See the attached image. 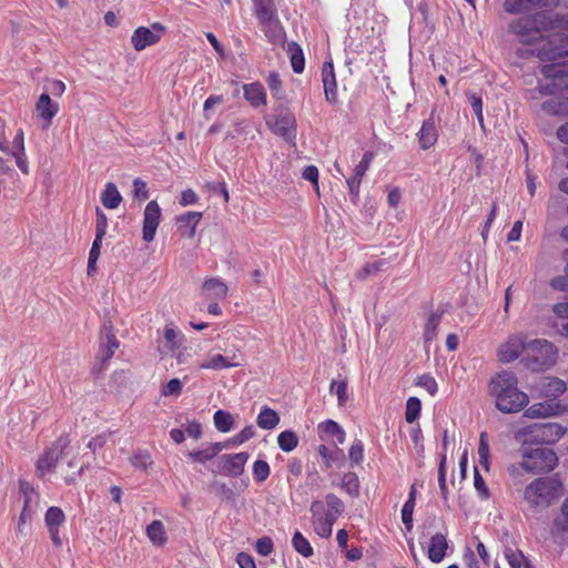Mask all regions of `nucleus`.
I'll use <instances>...</instances> for the list:
<instances>
[{
    "instance_id": "54",
    "label": "nucleus",
    "mask_w": 568,
    "mask_h": 568,
    "mask_svg": "<svg viewBox=\"0 0 568 568\" xmlns=\"http://www.w3.org/2000/svg\"><path fill=\"white\" fill-rule=\"evenodd\" d=\"M182 392V383L179 378L170 379L163 387L162 394L164 396H179Z\"/></svg>"
},
{
    "instance_id": "51",
    "label": "nucleus",
    "mask_w": 568,
    "mask_h": 568,
    "mask_svg": "<svg viewBox=\"0 0 568 568\" xmlns=\"http://www.w3.org/2000/svg\"><path fill=\"white\" fill-rule=\"evenodd\" d=\"M315 532L322 538H328L332 535L333 526L327 524L324 519L318 517L312 520Z\"/></svg>"
},
{
    "instance_id": "31",
    "label": "nucleus",
    "mask_w": 568,
    "mask_h": 568,
    "mask_svg": "<svg viewBox=\"0 0 568 568\" xmlns=\"http://www.w3.org/2000/svg\"><path fill=\"white\" fill-rule=\"evenodd\" d=\"M527 473L530 471L525 460L508 466V474L515 486H521L526 481Z\"/></svg>"
},
{
    "instance_id": "53",
    "label": "nucleus",
    "mask_w": 568,
    "mask_h": 568,
    "mask_svg": "<svg viewBox=\"0 0 568 568\" xmlns=\"http://www.w3.org/2000/svg\"><path fill=\"white\" fill-rule=\"evenodd\" d=\"M372 160H373V153L369 151L365 152L363 154L362 160L354 169V175H356L358 178H363L365 175V173L367 172Z\"/></svg>"
},
{
    "instance_id": "13",
    "label": "nucleus",
    "mask_w": 568,
    "mask_h": 568,
    "mask_svg": "<svg viewBox=\"0 0 568 568\" xmlns=\"http://www.w3.org/2000/svg\"><path fill=\"white\" fill-rule=\"evenodd\" d=\"M417 136L419 146L423 150H428L436 143L438 139V132L434 122V110L432 111L429 118L423 122Z\"/></svg>"
},
{
    "instance_id": "27",
    "label": "nucleus",
    "mask_w": 568,
    "mask_h": 568,
    "mask_svg": "<svg viewBox=\"0 0 568 568\" xmlns=\"http://www.w3.org/2000/svg\"><path fill=\"white\" fill-rule=\"evenodd\" d=\"M220 452H222V446L214 443L210 444L204 449L190 452L187 456L195 463L204 464L205 462L213 459Z\"/></svg>"
},
{
    "instance_id": "59",
    "label": "nucleus",
    "mask_w": 568,
    "mask_h": 568,
    "mask_svg": "<svg viewBox=\"0 0 568 568\" xmlns=\"http://www.w3.org/2000/svg\"><path fill=\"white\" fill-rule=\"evenodd\" d=\"M362 179L363 178H358L356 175H353V176H351V178H348L346 180V183H347V186H348V190H349V194H351L352 201L354 203L357 202L358 196H359V186H361V183H362Z\"/></svg>"
},
{
    "instance_id": "16",
    "label": "nucleus",
    "mask_w": 568,
    "mask_h": 568,
    "mask_svg": "<svg viewBox=\"0 0 568 568\" xmlns=\"http://www.w3.org/2000/svg\"><path fill=\"white\" fill-rule=\"evenodd\" d=\"M254 11L258 22L263 26L277 20V9L273 0H254Z\"/></svg>"
},
{
    "instance_id": "42",
    "label": "nucleus",
    "mask_w": 568,
    "mask_h": 568,
    "mask_svg": "<svg viewBox=\"0 0 568 568\" xmlns=\"http://www.w3.org/2000/svg\"><path fill=\"white\" fill-rule=\"evenodd\" d=\"M236 366L221 354L214 355L209 362L201 364V368L222 369Z\"/></svg>"
},
{
    "instance_id": "4",
    "label": "nucleus",
    "mask_w": 568,
    "mask_h": 568,
    "mask_svg": "<svg viewBox=\"0 0 568 568\" xmlns=\"http://www.w3.org/2000/svg\"><path fill=\"white\" fill-rule=\"evenodd\" d=\"M521 456L532 474H547L555 469L558 457L555 450L548 446L525 445L523 443Z\"/></svg>"
},
{
    "instance_id": "33",
    "label": "nucleus",
    "mask_w": 568,
    "mask_h": 568,
    "mask_svg": "<svg viewBox=\"0 0 568 568\" xmlns=\"http://www.w3.org/2000/svg\"><path fill=\"white\" fill-rule=\"evenodd\" d=\"M341 487L353 498H356L359 496V480L358 476L353 473H346L344 474L342 478Z\"/></svg>"
},
{
    "instance_id": "26",
    "label": "nucleus",
    "mask_w": 568,
    "mask_h": 568,
    "mask_svg": "<svg viewBox=\"0 0 568 568\" xmlns=\"http://www.w3.org/2000/svg\"><path fill=\"white\" fill-rule=\"evenodd\" d=\"M203 290L215 300H223L227 295V286L220 278H210L203 283Z\"/></svg>"
},
{
    "instance_id": "60",
    "label": "nucleus",
    "mask_w": 568,
    "mask_h": 568,
    "mask_svg": "<svg viewBox=\"0 0 568 568\" xmlns=\"http://www.w3.org/2000/svg\"><path fill=\"white\" fill-rule=\"evenodd\" d=\"M266 83L273 93V95H278L282 91V81L280 79L278 73L271 72L266 78Z\"/></svg>"
},
{
    "instance_id": "64",
    "label": "nucleus",
    "mask_w": 568,
    "mask_h": 568,
    "mask_svg": "<svg viewBox=\"0 0 568 568\" xmlns=\"http://www.w3.org/2000/svg\"><path fill=\"white\" fill-rule=\"evenodd\" d=\"M236 562L240 566V568H256L253 557L247 552L242 551L237 554Z\"/></svg>"
},
{
    "instance_id": "39",
    "label": "nucleus",
    "mask_w": 568,
    "mask_h": 568,
    "mask_svg": "<svg viewBox=\"0 0 568 568\" xmlns=\"http://www.w3.org/2000/svg\"><path fill=\"white\" fill-rule=\"evenodd\" d=\"M329 390L331 393H335L337 395L339 406L345 405V403L348 400L346 379H333L329 386Z\"/></svg>"
},
{
    "instance_id": "38",
    "label": "nucleus",
    "mask_w": 568,
    "mask_h": 568,
    "mask_svg": "<svg viewBox=\"0 0 568 568\" xmlns=\"http://www.w3.org/2000/svg\"><path fill=\"white\" fill-rule=\"evenodd\" d=\"M422 403L417 397H409L406 402L405 419L414 423L420 415Z\"/></svg>"
},
{
    "instance_id": "19",
    "label": "nucleus",
    "mask_w": 568,
    "mask_h": 568,
    "mask_svg": "<svg viewBox=\"0 0 568 568\" xmlns=\"http://www.w3.org/2000/svg\"><path fill=\"white\" fill-rule=\"evenodd\" d=\"M525 347L526 344L520 338L510 339L499 349V361L503 363H510L517 359Z\"/></svg>"
},
{
    "instance_id": "24",
    "label": "nucleus",
    "mask_w": 568,
    "mask_h": 568,
    "mask_svg": "<svg viewBox=\"0 0 568 568\" xmlns=\"http://www.w3.org/2000/svg\"><path fill=\"white\" fill-rule=\"evenodd\" d=\"M146 536L154 546H163L166 540V532L161 520H153L146 527Z\"/></svg>"
},
{
    "instance_id": "28",
    "label": "nucleus",
    "mask_w": 568,
    "mask_h": 568,
    "mask_svg": "<svg viewBox=\"0 0 568 568\" xmlns=\"http://www.w3.org/2000/svg\"><path fill=\"white\" fill-rule=\"evenodd\" d=\"M318 430L328 437H336L338 444H343L345 442V432L333 419H327L318 425Z\"/></svg>"
},
{
    "instance_id": "11",
    "label": "nucleus",
    "mask_w": 568,
    "mask_h": 568,
    "mask_svg": "<svg viewBox=\"0 0 568 568\" xmlns=\"http://www.w3.org/2000/svg\"><path fill=\"white\" fill-rule=\"evenodd\" d=\"M223 460L221 473L225 476L237 477L243 474L248 454L245 452L236 454H225L220 457Z\"/></svg>"
},
{
    "instance_id": "36",
    "label": "nucleus",
    "mask_w": 568,
    "mask_h": 568,
    "mask_svg": "<svg viewBox=\"0 0 568 568\" xmlns=\"http://www.w3.org/2000/svg\"><path fill=\"white\" fill-rule=\"evenodd\" d=\"M64 520L65 516L59 507L52 506L45 513L44 521L48 528H59Z\"/></svg>"
},
{
    "instance_id": "58",
    "label": "nucleus",
    "mask_w": 568,
    "mask_h": 568,
    "mask_svg": "<svg viewBox=\"0 0 568 568\" xmlns=\"http://www.w3.org/2000/svg\"><path fill=\"white\" fill-rule=\"evenodd\" d=\"M415 505L405 503L402 508V521L405 525L406 530L410 531L413 529V513Z\"/></svg>"
},
{
    "instance_id": "18",
    "label": "nucleus",
    "mask_w": 568,
    "mask_h": 568,
    "mask_svg": "<svg viewBox=\"0 0 568 568\" xmlns=\"http://www.w3.org/2000/svg\"><path fill=\"white\" fill-rule=\"evenodd\" d=\"M317 452L324 460L326 468H341L345 463V454L337 446L333 449H328L325 445H320Z\"/></svg>"
},
{
    "instance_id": "25",
    "label": "nucleus",
    "mask_w": 568,
    "mask_h": 568,
    "mask_svg": "<svg viewBox=\"0 0 568 568\" xmlns=\"http://www.w3.org/2000/svg\"><path fill=\"white\" fill-rule=\"evenodd\" d=\"M122 201V196L118 191L114 183L109 182L105 185V190L101 194V202L103 206L106 209L113 210L116 209Z\"/></svg>"
},
{
    "instance_id": "45",
    "label": "nucleus",
    "mask_w": 568,
    "mask_h": 568,
    "mask_svg": "<svg viewBox=\"0 0 568 568\" xmlns=\"http://www.w3.org/2000/svg\"><path fill=\"white\" fill-rule=\"evenodd\" d=\"M504 9L511 14L519 13L530 9L529 0H505Z\"/></svg>"
},
{
    "instance_id": "7",
    "label": "nucleus",
    "mask_w": 568,
    "mask_h": 568,
    "mask_svg": "<svg viewBox=\"0 0 568 568\" xmlns=\"http://www.w3.org/2000/svg\"><path fill=\"white\" fill-rule=\"evenodd\" d=\"M70 440L67 437L61 436L57 439L54 445L45 452V454L39 458L37 464V471L40 476L51 471L59 459L64 458L65 449L69 446Z\"/></svg>"
},
{
    "instance_id": "22",
    "label": "nucleus",
    "mask_w": 568,
    "mask_h": 568,
    "mask_svg": "<svg viewBox=\"0 0 568 568\" xmlns=\"http://www.w3.org/2000/svg\"><path fill=\"white\" fill-rule=\"evenodd\" d=\"M278 423H280L278 414L274 409H272L267 406H264L261 409V412L256 418L257 426L260 428L266 429V430L275 428Z\"/></svg>"
},
{
    "instance_id": "35",
    "label": "nucleus",
    "mask_w": 568,
    "mask_h": 568,
    "mask_svg": "<svg viewBox=\"0 0 568 568\" xmlns=\"http://www.w3.org/2000/svg\"><path fill=\"white\" fill-rule=\"evenodd\" d=\"M292 545L293 548L303 557L308 558L313 555V548L311 544L298 530H296L295 534L293 535Z\"/></svg>"
},
{
    "instance_id": "52",
    "label": "nucleus",
    "mask_w": 568,
    "mask_h": 568,
    "mask_svg": "<svg viewBox=\"0 0 568 568\" xmlns=\"http://www.w3.org/2000/svg\"><path fill=\"white\" fill-rule=\"evenodd\" d=\"M95 214H97L95 234L98 235V237L104 236L106 234V229H108L106 215L103 213V211L99 206L95 207Z\"/></svg>"
},
{
    "instance_id": "44",
    "label": "nucleus",
    "mask_w": 568,
    "mask_h": 568,
    "mask_svg": "<svg viewBox=\"0 0 568 568\" xmlns=\"http://www.w3.org/2000/svg\"><path fill=\"white\" fill-rule=\"evenodd\" d=\"M270 465L262 459L254 462L253 464V476L257 483H262L270 476Z\"/></svg>"
},
{
    "instance_id": "37",
    "label": "nucleus",
    "mask_w": 568,
    "mask_h": 568,
    "mask_svg": "<svg viewBox=\"0 0 568 568\" xmlns=\"http://www.w3.org/2000/svg\"><path fill=\"white\" fill-rule=\"evenodd\" d=\"M566 388L565 382L557 377L549 378L547 384L544 386L546 396L554 398L564 394Z\"/></svg>"
},
{
    "instance_id": "50",
    "label": "nucleus",
    "mask_w": 568,
    "mask_h": 568,
    "mask_svg": "<svg viewBox=\"0 0 568 568\" xmlns=\"http://www.w3.org/2000/svg\"><path fill=\"white\" fill-rule=\"evenodd\" d=\"M474 486L483 499L489 498V489L477 467L474 469Z\"/></svg>"
},
{
    "instance_id": "56",
    "label": "nucleus",
    "mask_w": 568,
    "mask_h": 568,
    "mask_svg": "<svg viewBox=\"0 0 568 568\" xmlns=\"http://www.w3.org/2000/svg\"><path fill=\"white\" fill-rule=\"evenodd\" d=\"M468 100H469V103L471 105V109H473L474 113L477 116L478 122L483 125L484 118H483V100H481V97H479V95H477L475 93H471L470 95H468Z\"/></svg>"
},
{
    "instance_id": "63",
    "label": "nucleus",
    "mask_w": 568,
    "mask_h": 568,
    "mask_svg": "<svg viewBox=\"0 0 568 568\" xmlns=\"http://www.w3.org/2000/svg\"><path fill=\"white\" fill-rule=\"evenodd\" d=\"M133 193L134 197L138 200H146L149 197V192L146 190V184L141 179H135L133 181Z\"/></svg>"
},
{
    "instance_id": "41",
    "label": "nucleus",
    "mask_w": 568,
    "mask_h": 568,
    "mask_svg": "<svg viewBox=\"0 0 568 568\" xmlns=\"http://www.w3.org/2000/svg\"><path fill=\"white\" fill-rule=\"evenodd\" d=\"M385 260H378L373 263L365 264L361 271L357 273V278L359 280H366L369 275L376 274L381 271H383L386 266Z\"/></svg>"
},
{
    "instance_id": "57",
    "label": "nucleus",
    "mask_w": 568,
    "mask_h": 568,
    "mask_svg": "<svg viewBox=\"0 0 568 568\" xmlns=\"http://www.w3.org/2000/svg\"><path fill=\"white\" fill-rule=\"evenodd\" d=\"M273 540L270 537H262L257 539L255 546L257 554L264 557L271 555V552L273 551Z\"/></svg>"
},
{
    "instance_id": "9",
    "label": "nucleus",
    "mask_w": 568,
    "mask_h": 568,
    "mask_svg": "<svg viewBox=\"0 0 568 568\" xmlns=\"http://www.w3.org/2000/svg\"><path fill=\"white\" fill-rule=\"evenodd\" d=\"M161 220V209L156 201H150L144 210L142 237L150 243L154 240Z\"/></svg>"
},
{
    "instance_id": "61",
    "label": "nucleus",
    "mask_w": 568,
    "mask_h": 568,
    "mask_svg": "<svg viewBox=\"0 0 568 568\" xmlns=\"http://www.w3.org/2000/svg\"><path fill=\"white\" fill-rule=\"evenodd\" d=\"M178 333L172 327H165L164 329V339H165V347L168 351L173 352L178 347Z\"/></svg>"
},
{
    "instance_id": "1",
    "label": "nucleus",
    "mask_w": 568,
    "mask_h": 568,
    "mask_svg": "<svg viewBox=\"0 0 568 568\" xmlns=\"http://www.w3.org/2000/svg\"><path fill=\"white\" fill-rule=\"evenodd\" d=\"M541 61H551L541 67V73L550 83L539 84L541 95H552L568 91V36L551 33L536 47Z\"/></svg>"
},
{
    "instance_id": "20",
    "label": "nucleus",
    "mask_w": 568,
    "mask_h": 568,
    "mask_svg": "<svg viewBox=\"0 0 568 568\" xmlns=\"http://www.w3.org/2000/svg\"><path fill=\"white\" fill-rule=\"evenodd\" d=\"M244 98L250 102L253 108H258L266 103V93L260 82L245 84L243 87Z\"/></svg>"
},
{
    "instance_id": "15",
    "label": "nucleus",
    "mask_w": 568,
    "mask_h": 568,
    "mask_svg": "<svg viewBox=\"0 0 568 568\" xmlns=\"http://www.w3.org/2000/svg\"><path fill=\"white\" fill-rule=\"evenodd\" d=\"M448 548L449 545L446 536L442 532H436L429 539L427 556L432 562L438 564L445 558Z\"/></svg>"
},
{
    "instance_id": "21",
    "label": "nucleus",
    "mask_w": 568,
    "mask_h": 568,
    "mask_svg": "<svg viewBox=\"0 0 568 568\" xmlns=\"http://www.w3.org/2000/svg\"><path fill=\"white\" fill-rule=\"evenodd\" d=\"M286 50L290 55V61L293 71L295 73H302L305 68V59L301 45L295 41H291L287 43Z\"/></svg>"
},
{
    "instance_id": "55",
    "label": "nucleus",
    "mask_w": 568,
    "mask_h": 568,
    "mask_svg": "<svg viewBox=\"0 0 568 568\" xmlns=\"http://www.w3.org/2000/svg\"><path fill=\"white\" fill-rule=\"evenodd\" d=\"M416 384L425 388L432 396L437 393V383L435 378L429 375L419 376Z\"/></svg>"
},
{
    "instance_id": "12",
    "label": "nucleus",
    "mask_w": 568,
    "mask_h": 568,
    "mask_svg": "<svg viewBox=\"0 0 568 568\" xmlns=\"http://www.w3.org/2000/svg\"><path fill=\"white\" fill-rule=\"evenodd\" d=\"M322 81L324 87L325 100L329 104L337 102V82L332 61H325L322 67Z\"/></svg>"
},
{
    "instance_id": "34",
    "label": "nucleus",
    "mask_w": 568,
    "mask_h": 568,
    "mask_svg": "<svg viewBox=\"0 0 568 568\" xmlns=\"http://www.w3.org/2000/svg\"><path fill=\"white\" fill-rule=\"evenodd\" d=\"M277 444L283 452L290 453L297 447L298 437L293 430H284L277 436Z\"/></svg>"
},
{
    "instance_id": "10",
    "label": "nucleus",
    "mask_w": 568,
    "mask_h": 568,
    "mask_svg": "<svg viewBox=\"0 0 568 568\" xmlns=\"http://www.w3.org/2000/svg\"><path fill=\"white\" fill-rule=\"evenodd\" d=\"M274 134L282 136L286 142L294 143L296 138V120L295 115L286 111L276 116L271 125Z\"/></svg>"
},
{
    "instance_id": "29",
    "label": "nucleus",
    "mask_w": 568,
    "mask_h": 568,
    "mask_svg": "<svg viewBox=\"0 0 568 568\" xmlns=\"http://www.w3.org/2000/svg\"><path fill=\"white\" fill-rule=\"evenodd\" d=\"M254 435H255L254 427L252 425H248V426L244 427L239 434H236L232 438H230L225 442H220L217 444L220 446H222V450H223V449H226V448H230L233 446L241 445V444L250 440L252 437H254Z\"/></svg>"
},
{
    "instance_id": "47",
    "label": "nucleus",
    "mask_w": 568,
    "mask_h": 568,
    "mask_svg": "<svg viewBox=\"0 0 568 568\" xmlns=\"http://www.w3.org/2000/svg\"><path fill=\"white\" fill-rule=\"evenodd\" d=\"M325 500H326L328 511L334 513V514H339V515H342L344 513V509H345L344 503L335 494H332V493L327 494L325 496Z\"/></svg>"
},
{
    "instance_id": "14",
    "label": "nucleus",
    "mask_w": 568,
    "mask_h": 568,
    "mask_svg": "<svg viewBox=\"0 0 568 568\" xmlns=\"http://www.w3.org/2000/svg\"><path fill=\"white\" fill-rule=\"evenodd\" d=\"M202 219L201 212H186L176 216L178 230L182 236L193 239Z\"/></svg>"
},
{
    "instance_id": "3",
    "label": "nucleus",
    "mask_w": 568,
    "mask_h": 568,
    "mask_svg": "<svg viewBox=\"0 0 568 568\" xmlns=\"http://www.w3.org/2000/svg\"><path fill=\"white\" fill-rule=\"evenodd\" d=\"M562 493L557 476L539 477L526 486L524 499L535 510L548 508Z\"/></svg>"
},
{
    "instance_id": "46",
    "label": "nucleus",
    "mask_w": 568,
    "mask_h": 568,
    "mask_svg": "<svg viewBox=\"0 0 568 568\" xmlns=\"http://www.w3.org/2000/svg\"><path fill=\"white\" fill-rule=\"evenodd\" d=\"M438 485L444 500H447L448 488L446 484V455L442 456L438 467Z\"/></svg>"
},
{
    "instance_id": "32",
    "label": "nucleus",
    "mask_w": 568,
    "mask_h": 568,
    "mask_svg": "<svg viewBox=\"0 0 568 568\" xmlns=\"http://www.w3.org/2000/svg\"><path fill=\"white\" fill-rule=\"evenodd\" d=\"M442 315H443V311L442 312H433L429 315V317L425 324V327H424L425 344L430 343L433 341V338L437 335V328L440 323Z\"/></svg>"
},
{
    "instance_id": "23",
    "label": "nucleus",
    "mask_w": 568,
    "mask_h": 568,
    "mask_svg": "<svg viewBox=\"0 0 568 568\" xmlns=\"http://www.w3.org/2000/svg\"><path fill=\"white\" fill-rule=\"evenodd\" d=\"M551 532L554 536L568 534V496L560 506V515L554 519Z\"/></svg>"
},
{
    "instance_id": "40",
    "label": "nucleus",
    "mask_w": 568,
    "mask_h": 568,
    "mask_svg": "<svg viewBox=\"0 0 568 568\" xmlns=\"http://www.w3.org/2000/svg\"><path fill=\"white\" fill-rule=\"evenodd\" d=\"M524 415L529 418L547 417L551 415V406L546 403H536L528 407Z\"/></svg>"
},
{
    "instance_id": "43",
    "label": "nucleus",
    "mask_w": 568,
    "mask_h": 568,
    "mask_svg": "<svg viewBox=\"0 0 568 568\" xmlns=\"http://www.w3.org/2000/svg\"><path fill=\"white\" fill-rule=\"evenodd\" d=\"M131 464L139 469L146 470L152 464L151 455L148 450H139L131 457Z\"/></svg>"
},
{
    "instance_id": "48",
    "label": "nucleus",
    "mask_w": 568,
    "mask_h": 568,
    "mask_svg": "<svg viewBox=\"0 0 568 568\" xmlns=\"http://www.w3.org/2000/svg\"><path fill=\"white\" fill-rule=\"evenodd\" d=\"M505 557L511 568H521L523 562L527 559L520 550L514 551L511 548L505 549Z\"/></svg>"
},
{
    "instance_id": "6",
    "label": "nucleus",
    "mask_w": 568,
    "mask_h": 568,
    "mask_svg": "<svg viewBox=\"0 0 568 568\" xmlns=\"http://www.w3.org/2000/svg\"><path fill=\"white\" fill-rule=\"evenodd\" d=\"M164 33L165 27L159 22H154L151 28L139 27L131 37V43L136 51H142L146 47L158 43Z\"/></svg>"
},
{
    "instance_id": "17",
    "label": "nucleus",
    "mask_w": 568,
    "mask_h": 568,
    "mask_svg": "<svg viewBox=\"0 0 568 568\" xmlns=\"http://www.w3.org/2000/svg\"><path fill=\"white\" fill-rule=\"evenodd\" d=\"M36 110L38 116L45 121V126H49L59 111V104L52 101L48 93H42L36 104Z\"/></svg>"
},
{
    "instance_id": "62",
    "label": "nucleus",
    "mask_w": 568,
    "mask_h": 568,
    "mask_svg": "<svg viewBox=\"0 0 568 568\" xmlns=\"http://www.w3.org/2000/svg\"><path fill=\"white\" fill-rule=\"evenodd\" d=\"M552 311L558 317V321L554 324L555 327L557 323L568 322V302L555 304Z\"/></svg>"
},
{
    "instance_id": "5",
    "label": "nucleus",
    "mask_w": 568,
    "mask_h": 568,
    "mask_svg": "<svg viewBox=\"0 0 568 568\" xmlns=\"http://www.w3.org/2000/svg\"><path fill=\"white\" fill-rule=\"evenodd\" d=\"M566 429L557 423H537L523 432L525 445L548 446L556 444Z\"/></svg>"
},
{
    "instance_id": "8",
    "label": "nucleus",
    "mask_w": 568,
    "mask_h": 568,
    "mask_svg": "<svg viewBox=\"0 0 568 568\" xmlns=\"http://www.w3.org/2000/svg\"><path fill=\"white\" fill-rule=\"evenodd\" d=\"M111 322L104 323L101 328L99 352L95 356L100 364H104L112 358L120 343L113 333Z\"/></svg>"
},
{
    "instance_id": "2",
    "label": "nucleus",
    "mask_w": 568,
    "mask_h": 568,
    "mask_svg": "<svg viewBox=\"0 0 568 568\" xmlns=\"http://www.w3.org/2000/svg\"><path fill=\"white\" fill-rule=\"evenodd\" d=\"M489 395L495 398L496 408L504 414H514L524 409L528 395L518 388L517 376L509 371H501L490 378Z\"/></svg>"
},
{
    "instance_id": "30",
    "label": "nucleus",
    "mask_w": 568,
    "mask_h": 568,
    "mask_svg": "<svg viewBox=\"0 0 568 568\" xmlns=\"http://www.w3.org/2000/svg\"><path fill=\"white\" fill-rule=\"evenodd\" d=\"M213 422L216 429L222 433L230 432L234 426L232 414L223 409H219L214 413Z\"/></svg>"
},
{
    "instance_id": "49",
    "label": "nucleus",
    "mask_w": 568,
    "mask_h": 568,
    "mask_svg": "<svg viewBox=\"0 0 568 568\" xmlns=\"http://www.w3.org/2000/svg\"><path fill=\"white\" fill-rule=\"evenodd\" d=\"M348 457L352 460L353 464H361L364 458V446L361 440H355L349 450H348Z\"/></svg>"
}]
</instances>
